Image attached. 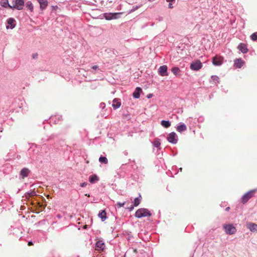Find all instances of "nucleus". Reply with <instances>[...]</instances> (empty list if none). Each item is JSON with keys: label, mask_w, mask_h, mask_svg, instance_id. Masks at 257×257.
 I'll return each instance as SVG.
<instances>
[{"label": "nucleus", "mask_w": 257, "mask_h": 257, "mask_svg": "<svg viewBox=\"0 0 257 257\" xmlns=\"http://www.w3.org/2000/svg\"><path fill=\"white\" fill-rule=\"evenodd\" d=\"M7 4L11 9L22 10L24 6L25 2L24 0H14L12 5H9L8 3Z\"/></svg>", "instance_id": "nucleus-1"}, {"label": "nucleus", "mask_w": 257, "mask_h": 257, "mask_svg": "<svg viewBox=\"0 0 257 257\" xmlns=\"http://www.w3.org/2000/svg\"><path fill=\"white\" fill-rule=\"evenodd\" d=\"M151 213L149 210L146 208H140L138 209L135 213V216L138 218L150 216Z\"/></svg>", "instance_id": "nucleus-2"}, {"label": "nucleus", "mask_w": 257, "mask_h": 257, "mask_svg": "<svg viewBox=\"0 0 257 257\" xmlns=\"http://www.w3.org/2000/svg\"><path fill=\"white\" fill-rule=\"evenodd\" d=\"M190 69L194 71H198L202 67V64L200 60H195L190 64Z\"/></svg>", "instance_id": "nucleus-3"}, {"label": "nucleus", "mask_w": 257, "mask_h": 257, "mask_svg": "<svg viewBox=\"0 0 257 257\" xmlns=\"http://www.w3.org/2000/svg\"><path fill=\"white\" fill-rule=\"evenodd\" d=\"M255 192V190H250L247 193H246L244 195H243V196L241 198V202L243 204L247 202L249 199L252 198Z\"/></svg>", "instance_id": "nucleus-4"}, {"label": "nucleus", "mask_w": 257, "mask_h": 257, "mask_svg": "<svg viewBox=\"0 0 257 257\" xmlns=\"http://www.w3.org/2000/svg\"><path fill=\"white\" fill-rule=\"evenodd\" d=\"M223 228L225 232L229 234H233L236 231L235 227L232 224L224 225Z\"/></svg>", "instance_id": "nucleus-5"}, {"label": "nucleus", "mask_w": 257, "mask_h": 257, "mask_svg": "<svg viewBox=\"0 0 257 257\" xmlns=\"http://www.w3.org/2000/svg\"><path fill=\"white\" fill-rule=\"evenodd\" d=\"M168 141L171 143L176 144L177 143V136L176 133L172 132L169 134L167 137Z\"/></svg>", "instance_id": "nucleus-6"}, {"label": "nucleus", "mask_w": 257, "mask_h": 257, "mask_svg": "<svg viewBox=\"0 0 257 257\" xmlns=\"http://www.w3.org/2000/svg\"><path fill=\"white\" fill-rule=\"evenodd\" d=\"M223 62V57L221 56H215L212 59V63L214 65L219 66Z\"/></svg>", "instance_id": "nucleus-7"}, {"label": "nucleus", "mask_w": 257, "mask_h": 257, "mask_svg": "<svg viewBox=\"0 0 257 257\" xmlns=\"http://www.w3.org/2000/svg\"><path fill=\"white\" fill-rule=\"evenodd\" d=\"M105 245L104 243L101 241L99 240L96 242L95 244V249L98 250L99 251H103L105 249Z\"/></svg>", "instance_id": "nucleus-8"}, {"label": "nucleus", "mask_w": 257, "mask_h": 257, "mask_svg": "<svg viewBox=\"0 0 257 257\" xmlns=\"http://www.w3.org/2000/svg\"><path fill=\"white\" fill-rule=\"evenodd\" d=\"M168 67L166 65H163L159 69V73L162 76H167Z\"/></svg>", "instance_id": "nucleus-9"}, {"label": "nucleus", "mask_w": 257, "mask_h": 257, "mask_svg": "<svg viewBox=\"0 0 257 257\" xmlns=\"http://www.w3.org/2000/svg\"><path fill=\"white\" fill-rule=\"evenodd\" d=\"M244 64V62L241 59H237L234 60V67L240 68Z\"/></svg>", "instance_id": "nucleus-10"}, {"label": "nucleus", "mask_w": 257, "mask_h": 257, "mask_svg": "<svg viewBox=\"0 0 257 257\" xmlns=\"http://www.w3.org/2000/svg\"><path fill=\"white\" fill-rule=\"evenodd\" d=\"M237 49L243 53H246L248 52L247 46L244 43H240L237 47Z\"/></svg>", "instance_id": "nucleus-11"}, {"label": "nucleus", "mask_w": 257, "mask_h": 257, "mask_svg": "<svg viewBox=\"0 0 257 257\" xmlns=\"http://www.w3.org/2000/svg\"><path fill=\"white\" fill-rule=\"evenodd\" d=\"M30 171L27 168H23L20 172V175L22 177V179H24L25 178L28 176Z\"/></svg>", "instance_id": "nucleus-12"}, {"label": "nucleus", "mask_w": 257, "mask_h": 257, "mask_svg": "<svg viewBox=\"0 0 257 257\" xmlns=\"http://www.w3.org/2000/svg\"><path fill=\"white\" fill-rule=\"evenodd\" d=\"M120 14V13H109V14H104V18L106 20H110L112 19H116V16L117 15Z\"/></svg>", "instance_id": "nucleus-13"}, {"label": "nucleus", "mask_w": 257, "mask_h": 257, "mask_svg": "<svg viewBox=\"0 0 257 257\" xmlns=\"http://www.w3.org/2000/svg\"><path fill=\"white\" fill-rule=\"evenodd\" d=\"M40 4V9L44 10L48 6V2L47 0H37Z\"/></svg>", "instance_id": "nucleus-14"}, {"label": "nucleus", "mask_w": 257, "mask_h": 257, "mask_svg": "<svg viewBox=\"0 0 257 257\" xmlns=\"http://www.w3.org/2000/svg\"><path fill=\"white\" fill-rule=\"evenodd\" d=\"M15 22V19L13 18H10L8 20V24H9L8 26H7V28L9 29L10 28L11 29H13L15 27V24H14Z\"/></svg>", "instance_id": "nucleus-15"}, {"label": "nucleus", "mask_w": 257, "mask_h": 257, "mask_svg": "<svg viewBox=\"0 0 257 257\" xmlns=\"http://www.w3.org/2000/svg\"><path fill=\"white\" fill-rule=\"evenodd\" d=\"M247 227L251 231L257 232V224L253 223H249L247 224Z\"/></svg>", "instance_id": "nucleus-16"}, {"label": "nucleus", "mask_w": 257, "mask_h": 257, "mask_svg": "<svg viewBox=\"0 0 257 257\" xmlns=\"http://www.w3.org/2000/svg\"><path fill=\"white\" fill-rule=\"evenodd\" d=\"M142 91V89L140 87H137L135 91L133 92V96L136 98H139L140 96V92Z\"/></svg>", "instance_id": "nucleus-17"}, {"label": "nucleus", "mask_w": 257, "mask_h": 257, "mask_svg": "<svg viewBox=\"0 0 257 257\" xmlns=\"http://www.w3.org/2000/svg\"><path fill=\"white\" fill-rule=\"evenodd\" d=\"M112 107L114 109H117L119 108L121 105V102L120 101H118L117 99H114L113 100V103L112 104Z\"/></svg>", "instance_id": "nucleus-18"}, {"label": "nucleus", "mask_w": 257, "mask_h": 257, "mask_svg": "<svg viewBox=\"0 0 257 257\" xmlns=\"http://www.w3.org/2000/svg\"><path fill=\"white\" fill-rule=\"evenodd\" d=\"M98 180L99 178L95 174L90 176L89 179V182L91 183H94L95 182L98 181Z\"/></svg>", "instance_id": "nucleus-19"}, {"label": "nucleus", "mask_w": 257, "mask_h": 257, "mask_svg": "<svg viewBox=\"0 0 257 257\" xmlns=\"http://www.w3.org/2000/svg\"><path fill=\"white\" fill-rule=\"evenodd\" d=\"M186 129H187V127H186V125L184 124H181L178 125L177 127V131L180 133H181L182 132L186 131Z\"/></svg>", "instance_id": "nucleus-20"}, {"label": "nucleus", "mask_w": 257, "mask_h": 257, "mask_svg": "<svg viewBox=\"0 0 257 257\" xmlns=\"http://www.w3.org/2000/svg\"><path fill=\"white\" fill-rule=\"evenodd\" d=\"M172 73L176 76L179 75L181 71L179 68L177 67H173L171 69Z\"/></svg>", "instance_id": "nucleus-21"}, {"label": "nucleus", "mask_w": 257, "mask_h": 257, "mask_svg": "<svg viewBox=\"0 0 257 257\" xmlns=\"http://www.w3.org/2000/svg\"><path fill=\"white\" fill-rule=\"evenodd\" d=\"M98 216L101 218L102 221H104L106 218V213L104 210H102L98 214Z\"/></svg>", "instance_id": "nucleus-22"}, {"label": "nucleus", "mask_w": 257, "mask_h": 257, "mask_svg": "<svg viewBox=\"0 0 257 257\" xmlns=\"http://www.w3.org/2000/svg\"><path fill=\"white\" fill-rule=\"evenodd\" d=\"M161 124L165 127L168 128L171 125V123L168 120H162Z\"/></svg>", "instance_id": "nucleus-23"}, {"label": "nucleus", "mask_w": 257, "mask_h": 257, "mask_svg": "<svg viewBox=\"0 0 257 257\" xmlns=\"http://www.w3.org/2000/svg\"><path fill=\"white\" fill-rule=\"evenodd\" d=\"M141 201V196H140L139 197H137L134 200V206H138Z\"/></svg>", "instance_id": "nucleus-24"}, {"label": "nucleus", "mask_w": 257, "mask_h": 257, "mask_svg": "<svg viewBox=\"0 0 257 257\" xmlns=\"http://www.w3.org/2000/svg\"><path fill=\"white\" fill-rule=\"evenodd\" d=\"M26 6L31 12L33 11V6L31 2H28L26 3Z\"/></svg>", "instance_id": "nucleus-25"}, {"label": "nucleus", "mask_w": 257, "mask_h": 257, "mask_svg": "<svg viewBox=\"0 0 257 257\" xmlns=\"http://www.w3.org/2000/svg\"><path fill=\"white\" fill-rule=\"evenodd\" d=\"M99 161L100 163H102L105 164H106L108 163V160L107 158L105 157L101 156L99 159Z\"/></svg>", "instance_id": "nucleus-26"}, {"label": "nucleus", "mask_w": 257, "mask_h": 257, "mask_svg": "<svg viewBox=\"0 0 257 257\" xmlns=\"http://www.w3.org/2000/svg\"><path fill=\"white\" fill-rule=\"evenodd\" d=\"M161 145V143L160 142V141L159 139H155V140L154 142V146L158 148Z\"/></svg>", "instance_id": "nucleus-27"}, {"label": "nucleus", "mask_w": 257, "mask_h": 257, "mask_svg": "<svg viewBox=\"0 0 257 257\" xmlns=\"http://www.w3.org/2000/svg\"><path fill=\"white\" fill-rule=\"evenodd\" d=\"M250 38L252 41H256L257 40V33H253L250 36Z\"/></svg>", "instance_id": "nucleus-28"}, {"label": "nucleus", "mask_w": 257, "mask_h": 257, "mask_svg": "<svg viewBox=\"0 0 257 257\" xmlns=\"http://www.w3.org/2000/svg\"><path fill=\"white\" fill-rule=\"evenodd\" d=\"M125 204V202H123V203H120V202H118L116 204V206L118 207V208H120L121 207H123L124 206V205Z\"/></svg>", "instance_id": "nucleus-29"}, {"label": "nucleus", "mask_w": 257, "mask_h": 257, "mask_svg": "<svg viewBox=\"0 0 257 257\" xmlns=\"http://www.w3.org/2000/svg\"><path fill=\"white\" fill-rule=\"evenodd\" d=\"M211 78L213 81H217L219 79L218 77L216 75L212 76Z\"/></svg>", "instance_id": "nucleus-30"}, {"label": "nucleus", "mask_w": 257, "mask_h": 257, "mask_svg": "<svg viewBox=\"0 0 257 257\" xmlns=\"http://www.w3.org/2000/svg\"><path fill=\"white\" fill-rule=\"evenodd\" d=\"M87 184L86 182H83L80 184V186L82 187H84L86 186Z\"/></svg>", "instance_id": "nucleus-31"}, {"label": "nucleus", "mask_w": 257, "mask_h": 257, "mask_svg": "<svg viewBox=\"0 0 257 257\" xmlns=\"http://www.w3.org/2000/svg\"><path fill=\"white\" fill-rule=\"evenodd\" d=\"M98 66L97 65H94L92 67V68L94 70H96L97 69H98Z\"/></svg>", "instance_id": "nucleus-32"}, {"label": "nucleus", "mask_w": 257, "mask_h": 257, "mask_svg": "<svg viewBox=\"0 0 257 257\" xmlns=\"http://www.w3.org/2000/svg\"><path fill=\"white\" fill-rule=\"evenodd\" d=\"M130 211H132L134 209V206H130V207H128L127 208Z\"/></svg>", "instance_id": "nucleus-33"}, {"label": "nucleus", "mask_w": 257, "mask_h": 257, "mask_svg": "<svg viewBox=\"0 0 257 257\" xmlns=\"http://www.w3.org/2000/svg\"><path fill=\"white\" fill-rule=\"evenodd\" d=\"M100 106L103 108L105 106V104L104 103H101Z\"/></svg>", "instance_id": "nucleus-34"}, {"label": "nucleus", "mask_w": 257, "mask_h": 257, "mask_svg": "<svg viewBox=\"0 0 257 257\" xmlns=\"http://www.w3.org/2000/svg\"><path fill=\"white\" fill-rule=\"evenodd\" d=\"M152 96H153V94H149L147 95V97H148V98H150L152 97Z\"/></svg>", "instance_id": "nucleus-35"}, {"label": "nucleus", "mask_w": 257, "mask_h": 257, "mask_svg": "<svg viewBox=\"0 0 257 257\" xmlns=\"http://www.w3.org/2000/svg\"><path fill=\"white\" fill-rule=\"evenodd\" d=\"M28 245L29 246H31V245H33V242H32V241H29V242H28Z\"/></svg>", "instance_id": "nucleus-36"}, {"label": "nucleus", "mask_w": 257, "mask_h": 257, "mask_svg": "<svg viewBox=\"0 0 257 257\" xmlns=\"http://www.w3.org/2000/svg\"><path fill=\"white\" fill-rule=\"evenodd\" d=\"M169 8H170V9L173 8V6H172V4L170 3L169 4Z\"/></svg>", "instance_id": "nucleus-37"}, {"label": "nucleus", "mask_w": 257, "mask_h": 257, "mask_svg": "<svg viewBox=\"0 0 257 257\" xmlns=\"http://www.w3.org/2000/svg\"><path fill=\"white\" fill-rule=\"evenodd\" d=\"M230 209V208L229 207H227L225 208L226 211H228Z\"/></svg>", "instance_id": "nucleus-38"}, {"label": "nucleus", "mask_w": 257, "mask_h": 257, "mask_svg": "<svg viewBox=\"0 0 257 257\" xmlns=\"http://www.w3.org/2000/svg\"><path fill=\"white\" fill-rule=\"evenodd\" d=\"M134 252L135 253H137L138 252V251H137V249H134Z\"/></svg>", "instance_id": "nucleus-39"}, {"label": "nucleus", "mask_w": 257, "mask_h": 257, "mask_svg": "<svg viewBox=\"0 0 257 257\" xmlns=\"http://www.w3.org/2000/svg\"><path fill=\"white\" fill-rule=\"evenodd\" d=\"M166 1L168 2H172L174 1L175 0H166Z\"/></svg>", "instance_id": "nucleus-40"}, {"label": "nucleus", "mask_w": 257, "mask_h": 257, "mask_svg": "<svg viewBox=\"0 0 257 257\" xmlns=\"http://www.w3.org/2000/svg\"><path fill=\"white\" fill-rule=\"evenodd\" d=\"M138 9V7H137L136 8H134L135 10H136V9Z\"/></svg>", "instance_id": "nucleus-41"}, {"label": "nucleus", "mask_w": 257, "mask_h": 257, "mask_svg": "<svg viewBox=\"0 0 257 257\" xmlns=\"http://www.w3.org/2000/svg\"><path fill=\"white\" fill-rule=\"evenodd\" d=\"M135 11V9H134V10H131V12H133V11Z\"/></svg>", "instance_id": "nucleus-42"}, {"label": "nucleus", "mask_w": 257, "mask_h": 257, "mask_svg": "<svg viewBox=\"0 0 257 257\" xmlns=\"http://www.w3.org/2000/svg\"><path fill=\"white\" fill-rule=\"evenodd\" d=\"M36 57V56H34L33 58H35Z\"/></svg>", "instance_id": "nucleus-43"}]
</instances>
